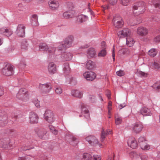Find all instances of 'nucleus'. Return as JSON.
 Segmentation results:
<instances>
[{
  "instance_id": "nucleus-1",
  "label": "nucleus",
  "mask_w": 160,
  "mask_h": 160,
  "mask_svg": "<svg viewBox=\"0 0 160 160\" xmlns=\"http://www.w3.org/2000/svg\"><path fill=\"white\" fill-rule=\"evenodd\" d=\"M147 8L146 3L143 1L138 2L133 6V13L136 15L143 13Z\"/></svg>"
},
{
  "instance_id": "nucleus-2",
  "label": "nucleus",
  "mask_w": 160,
  "mask_h": 160,
  "mask_svg": "<svg viewBox=\"0 0 160 160\" xmlns=\"http://www.w3.org/2000/svg\"><path fill=\"white\" fill-rule=\"evenodd\" d=\"M29 93L26 89L25 88L20 89L16 95L18 99L22 101H26L28 99Z\"/></svg>"
},
{
  "instance_id": "nucleus-3",
  "label": "nucleus",
  "mask_w": 160,
  "mask_h": 160,
  "mask_svg": "<svg viewBox=\"0 0 160 160\" xmlns=\"http://www.w3.org/2000/svg\"><path fill=\"white\" fill-rule=\"evenodd\" d=\"M44 119L49 123H52L55 119L53 113L49 110L46 111L44 114Z\"/></svg>"
},
{
  "instance_id": "nucleus-4",
  "label": "nucleus",
  "mask_w": 160,
  "mask_h": 160,
  "mask_svg": "<svg viewBox=\"0 0 160 160\" xmlns=\"http://www.w3.org/2000/svg\"><path fill=\"white\" fill-rule=\"evenodd\" d=\"M139 144L141 148L143 150H147L150 148V146L147 143L146 138L140 137L138 139Z\"/></svg>"
},
{
  "instance_id": "nucleus-5",
  "label": "nucleus",
  "mask_w": 160,
  "mask_h": 160,
  "mask_svg": "<svg viewBox=\"0 0 160 160\" xmlns=\"http://www.w3.org/2000/svg\"><path fill=\"white\" fill-rule=\"evenodd\" d=\"M113 23L114 27L118 28H122L124 24V22L122 18L118 16L114 17Z\"/></svg>"
},
{
  "instance_id": "nucleus-6",
  "label": "nucleus",
  "mask_w": 160,
  "mask_h": 160,
  "mask_svg": "<svg viewBox=\"0 0 160 160\" xmlns=\"http://www.w3.org/2000/svg\"><path fill=\"white\" fill-rule=\"evenodd\" d=\"M131 32L130 29L128 28H123L122 30L119 31L118 32V35L120 38H124L131 36Z\"/></svg>"
},
{
  "instance_id": "nucleus-7",
  "label": "nucleus",
  "mask_w": 160,
  "mask_h": 160,
  "mask_svg": "<svg viewBox=\"0 0 160 160\" xmlns=\"http://www.w3.org/2000/svg\"><path fill=\"white\" fill-rule=\"evenodd\" d=\"M12 67L9 64H7L2 69V74L7 76L11 75L13 74Z\"/></svg>"
},
{
  "instance_id": "nucleus-8",
  "label": "nucleus",
  "mask_w": 160,
  "mask_h": 160,
  "mask_svg": "<svg viewBox=\"0 0 160 160\" xmlns=\"http://www.w3.org/2000/svg\"><path fill=\"white\" fill-rule=\"evenodd\" d=\"M66 139L70 144L73 146L76 145L78 142L77 138L72 135L67 134L66 136Z\"/></svg>"
},
{
  "instance_id": "nucleus-9",
  "label": "nucleus",
  "mask_w": 160,
  "mask_h": 160,
  "mask_svg": "<svg viewBox=\"0 0 160 160\" xmlns=\"http://www.w3.org/2000/svg\"><path fill=\"white\" fill-rule=\"evenodd\" d=\"M85 78L87 80L92 81L96 78V75L94 72L92 71L86 72L83 74Z\"/></svg>"
},
{
  "instance_id": "nucleus-10",
  "label": "nucleus",
  "mask_w": 160,
  "mask_h": 160,
  "mask_svg": "<svg viewBox=\"0 0 160 160\" xmlns=\"http://www.w3.org/2000/svg\"><path fill=\"white\" fill-rule=\"evenodd\" d=\"M25 27L24 25H18L16 31L17 35L20 37H23L25 36Z\"/></svg>"
},
{
  "instance_id": "nucleus-11",
  "label": "nucleus",
  "mask_w": 160,
  "mask_h": 160,
  "mask_svg": "<svg viewBox=\"0 0 160 160\" xmlns=\"http://www.w3.org/2000/svg\"><path fill=\"white\" fill-rule=\"evenodd\" d=\"M39 117L38 115L33 112H31L29 114V121L31 123H37L38 122Z\"/></svg>"
},
{
  "instance_id": "nucleus-12",
  "label": "nucleus",
  "mask_w": 160,
  "mask_h": 160,
  "mask_svg": "<svg viewBox=\"0 0 160 160\" xmlns=\"http://www.w3.org/2000/svg\"><path fill=\"white\" fill-rule=\"evenodd\" d=\"M86 140L89 144L92 146H95L98 143V141L97 139L94 136L90 135L87 137Z\"/></svg>"
},
{
  "instance_id": "nucleus-13",
  "label": "nucleus",
  "mask_w": 160,
  "mask_h": 160,
  "mask_svg": "<svg viewBox=\"0 0 160 160\" xmlns=\"http://www.w3.org/2000/svg\"><path fill=\"white\" fill-rule=\"evenodd\" d=\"M143 126L142 124L139 122H137L133 124L132 130L133 132L138 133L142 129Z\"/></svg>"
},
{
  "instance_id": "nucleus-14",
  "label": "nucleus",
  "mask_w": 160,
  "mask_h": 160,
  "mask_svg": "<svg viewBox=\"0 0 160 160\" xmlns=\"http://www.w3.org/2000/svg\"><path fill=\"white\" fill-rule=\"evenodd\" d=\"M128 144L131 148L134 149L138 147L137 142L134 138H129L128 141Z\"/></svg>"
},
{
  "instance_id": "nucleus-15",
  "label": "nucleus",
  "mask_w": 160,
  "mask_h": 160,
  "mask_svg": "<svg viewBox=\"0 0 160 160\" xmlns=\"http://www.w3.org/2000/svg\"><path fill=\"white\" fill-rule=\"evenodd\" d=\"M39 87L43 92L47 93L50 92L52 88L51 85L49 83L40 85Z\"/></svg>"
},
{
  "instance_id": "nucleus-16",
  "label": "nucleus",
  "mask_w": 160,
  "mask_h": 160,
  "mask_svg": "<svg viewBox=\"0 0 160 160\" xmlns=\"http://www.w3.org/2000/svg\"><path fill=\"white\" fill-rule=\"evenodd\" d=\"M0 33L7 37H9L12 34L13 32L10 28H2L0 29Z\"/></svg>"
},
{
  "instance_id": "nucleus-17",
  "label": "nucleus",
  "mask_w": 160,
  "mask_h": 160,
  "mask_svg": "<svg viewBox=\"0 0 160 160\" xmlns=\"http://www.w3.org/2000/svg\"><path fill=\"white\" fill-rule=\"evenodd\" d=\"M148 30L145 28L140 27L138 28L137 30V34L141 36H144L147 35L148 34Z\"/></svg>"
},
{
  "instance_id": "nucleus-18",
  "label": "nucleus",
  "mask_w": 160,
  "mask_h": 160,
  "mask_svg": "<svg viewBox=\"0 0 160 160\" xmlns=\"http://www.w3.org/2000/svg\"><path fill=\"white\" fill-rule=\"evenodd\" d=\"M1 144L2 147L5 149H8L12 146V144L10 143V140L9 139L2 140L1 141Z\"/></svg>"
},
{
  "instance_id": "nucleus-19",
  "label": "nucleus",
  "mask_w": 160,
  "mask_h": 160,
  "mask_svg": "<svg viewBox=\"0 0 160 160\" xmlns=\"http://www.w3.org/2000/svg\"><path fill=\"white\" fill-rule=\"evenodd\" d=\"M48 71L49 74H53L56 71V65L52 62L50 63L48 66Z\"/></svg>"
},
{
  "instance_id": "nucleus-20",
  "label": "nucleus",
  "mask_w": 160,
  "mask_h": 160,
  "mask_svg": "<svg viewBox=\"0 0 160 160\" xmlns=\"http://www.w3.org/2000/svg\"><path fill=\"white\" fill-rule=\"evenodd\" d=\"M73 39V36L72 35L68 36L64 41L65 46L68 48L70 47L72 44Z\"/></svg>"
},
{
  "instance_id": "nucleus-21",
  "label": "nucleus",
  "mask_w": 160,
  "mask_h": 160,
  "mask_svg": "<svg viewBox=\"0 0 160 160\" xmlns=\"http://www.w3.org/2000/svg\"><path fill=\"white\" fill-rule=\"evenodd\" d=\"M48 4L50 8L52 10H55L57 9L59 6V3L58 2L52 0L49 1Z\"/></svg>"
},
{
  "instance_id": "nucleus-22",
  "label": "nucleus",
  "mask_w": 160,
  "mask_h": 160,
  "mask_svg": "<svg viewBox=\"0 0 160 160\" xmlns=\"http://www.w3.org/2000/svg\"><path fill=\"white\" fill-rule=\"evenodd\" d=\"M140 113L143 115L145 116H151L152 114L150 110L146 108H143L141 109Z\"/></svg>"
},
{
  "instance_id": "nucleus-23",
  "label": "nucleus",
  "mask_w": 160,
  "mask_h": 160,
  "mask_svg": "<svg viewBox=\"0 0 160 160\" xmlns=\"http://www.w3.org/2000/svg\"><path fill=\"white\" fill-rule=\"evenodd\" d=\"M72 57V53L69 52H65L61 55L62 58L66 61L70 60Z\"/></svg>"
},
{
  "instance_id": "nucleus-24",
  "label": "nucleus",
  "mask_w": 160,
  "mask_h": 160,
  "mask_svg": "<svg viewBox=\"0 0 160 160\" xmlns=\"http://www.w3.org/2000/svg\"><path fill=\"white\" fill-rule=\"evenodd\" d=\"M111 130L110 129H108L106 130V131H105L104 129L102 128V130L101 134V139L102 142V141L104 140L106 135L108 134H111Z\"/></svg>"
},
{
  "instance_id": "nucleus-25",
  "label": "nucleus",
  "mask_w": 160,
  "mask_h": 160,
  "mask_svg": "<svg viewBox=\"0 0 160 160\" xmlns=\"http://www.w3.org/2000/svg\"><path fill=\"white\" fill-rule=\"evenodd\" d=\"M36 132L38 137L41 138L47 133V131L44 129H37Z\"/></svg>"
},
{
  "instance_id": "nucleus-26",
  "label": "nucleus",
  "mask_w": 160,
  "mask_h": 160,
  "mask_svg": "<svg viewBox=\"0 0 160 160\" xmlns=\"http://www.w3.org/2000/svg\"><path fill=\"white\" fill-rule=\"evenodd\" d=\"M75 12L73 10H70L69 11L65 12L63 13V16L66 18H72L73 17Z\"/></svg>"
},
{
  "instance_id": "nucleus-27",
  "label": "nucleus",
  "mask_w": 160,
  "mask_h": 160,
  "mask_svg": "<svg viewBox=\"0 0 160 160\" xmlns=\"http://www.w3.org/2000/svg\"><path fill=\"white\" fill-rule=\"evenodd\" d=\"M72 95L75 97L81 98L82 96V93L79 90H73L72 91Z\"/></svg>"
},
{
  "instance_id": "nucleus-28",
  "label": "nucleus",
  "mask_w": 160,
  "mask_h": 160,
  "mask_svg": "<svg viewBox=\"0 0 160 160\" xmlns=\"http://www.w3.org/2000/svg\"><path fill=\"white\" fill-rule=\"evenodd\" d=\"M96 65L95 62L89 60L87 62L86 64V67L87 69H92L96 68Z\"/></svg>"
},
{
  "instance_id": "nucleus-29",
  "label": "nucleus",
  "mask_w": 160,
  "mask_h": 160,
  "mask_svg": "<svg viewBox=\"0 0 160 160\" xmlns=\"http://www.w3.org/2000/svg\"><path fill=\"white\" fill-rule=\"evenodd\" d=\"M134 43V41L133 39L131 37V36L127 37L126 38V44L129 47H131L133 45Z\"/></svg>"
},
{
  "instance_id": "nucleus-30",
  "label": "nucleus",
  "mask_w": 160,
  "mask_h": 160,
  "mask_svg": "<svg viewBox=\"0 0 160 160\" xmlns=\"http://www.w3.org/2000/svg\"><path fill=\"white\" fill-rule=\"evenodd\" d=\"M87 53L88 57H93L96 55V52L93 48H91L88 50Z\"/></svg>"
},
{
  "instance_id": "nucleus-31",
  "label": "nucleus",
  "mask_w": 160,
  "mask_h": 160,
  "mask_svg": "<svg viewBox=\"0 0 160 160\" xmlns=\"http://www.w3.org/2000/svg\"><path fill=\"white\" fill-rule=\"evenodd\" d=\"M88 17L85 15H79L78 18V21L81 22H83L88 19Z\"/></svg>"
},
{
  "instance_id": "nucleus-32",
  "label": "nucleus",
  "mask_w": 160,
  "mask_h": 160,
  "mask_svg": "<svg viewBox=\"0 0 160 160\" xmlns=\"http://www.w3.org/2000/svg\"><path fill=\"white\" fill-rule=\"evenodd\" d=\"M157 51L154 48L151 49L148 52V54L151 57H154L157 54Z\"/></svg>"
},
{
  "instance_id": "nucleus-33",
  "label": "nucleus",
  "mask_w": 160,
  "mask_h": 160,
  "mask_svg": "<svg viewBox=\"0 0 160 160\" xmlns=\"http://www.w3.org/2000/svg\"><path fill=\"white\" fill-rule=\"evenodd\" d=\"M39 48L40 50L47 51L48 48V46L45 43H41L39 45Z\"/></svg>"
},
{
  "instance_id": "nucleus-34",
  "label": "nucleus",
  "mask_w": 160,
  "mask_h": 160,
  "mask_svg": "<svg viewBox=\"0 0 160 160\" xmlns=\"http://www.w3.org/2000/svg\"><path fill=\"white\" fill-rule=\"evenodd\" d=\"M82 158L84 160H91L92 156L88 153H84L82 155Z\"/></svg>"
},
{
  "instance_id": "nucleus-35",
  "label": "nucleus",
  "mask_w": 160,
  "mask_h": 160,
  "mask_svg": "<svg viewBox=\"0 0 160 160\" xmlns=\"http://www.w3.org/2000/svg\"><path fill=\"white\" fill-rule=\"evenodd\" d=\"M70 68L69 64L68 63H66L64 64V67L63 68V70L65 73H68L70 71Z\"/></svg>"
},
{
  "instance_id": "nucleus-36",
  "label": "nucleus",
  "mask_w": 160,
  "mask_h": 160,
  "mask_svg": "<svg viewBox=\"0 0 160 160\" xmlns=\"http://www.w3.org/2000/svg\"><path fill=\"white\" fill-rule=\"evenodd\" d=\"M115 118L116 124L118 125L121 124L122 121L121 118L118 115H115Z\"/></svg>"
},
{
  "instance_id": "nucleus-37",
  "label": "nucleus",
  "mask_w": 160,
  "mask_h": 160,
  "mask_svg": "<svg viewBox=\"0 0 160 160\" xmlns=\"http://www.w3.org/2000/svg\"><path fill=\"white\" fill-rule=\"evenodd\" d=\"M28 44L26 42H22L21 45V48L22 50H27L28 49Z\"/></svg>"
},
{
  "instance_id": "nucleus-38",
  "label": "nucleus",
  "mask_w": 160,
  "mask_h": 160,
  "mask_svg": "<svg viewBox=\"0 0 160 160\" xmlns=\"http://www.w3.org/2000/svg\"><path fill=\"white\" fill-rule=\"evenodd\" d=\"M107 54L106 51L104 49L102 50L98 53V56L99 57H105Z\"/></svg>"
},
{
  "instance_id": "nucleus-39",
  "label": "nucleus",
  "mask_w": 160,
  "mask_h": 160,
  "mask_svg": "<svg viewBox=\"0 0 160 160\" xmlns=\"http://www.w3.org/2000/svg\"><path fill=\"white\" fill-rule=\"evenodd\" d=\"M55 92L58 94H60L62 93V88L59 86H57L55 88Z\"/></svg>"
},
{
  "instance_id": "nucleus-40",
  "label": "nucleus",
  "mask_w": 160,
  "mask_h": 160,
  "mask_svg": "<svg viewBox=\"0 0 160 160\" xmlns=\"http://www.w3.org/2000/svg\"><path fill=\"white\" fill-rule=\"evenodd\" d=\"M136 73L137 75L140 76H143L144 77H146L147 75V73L139 70H137L136 72Z\"/></svg>"
},
{
  "instance_id": "nucleus-41",
  "label": "nucleus",
  "mask_w": 160,
  "mask_h": 160,
  "mask_svg": "<svg viewBox=\"0 0 160 160\" xmlns=\"http://www.w3.org/2000/svg\"><path fill=\"white\" fill-rule=\"evenodd\" d=\"M122 51L123 54L130 55L132 53L131 51L130 50L127 49H123Z\"/></svg>"
},
{
  "instance_id": "nucleus-42",
  "label": "nucleus",
  "mask_w": 160,
  "mask_h": 160,
  "mask_svg": "<svg viewBox=\"0 0 160 160\" xmlns=\"http://www.w3.org/2000/svg\"><path fill=\"white\" fill-rule=\"evenodd\" d=\"M154 5L156 8L160 9V0H155Z\"/></svg>"
},
{
  "instance_id": "nucleus-43",
  "label": "nucleus",
  "mask_w": 160,
  "mask_h": 160,
  "mask_svg": "<svg viewBox=\"0 0 160 160\" xmlns=\"http://www.w3.org/2000/svg\"><path fill=\"white\" fill-rule=\"evenodd\" d=\"M116 74L120 77H122L124 76L125 74V72L124 71L120 70L117 71L116 72Z\"/></svg>"
},
{
  "instance_id": "nucleus-44",
  "label": "nucleus",
  "mask_w": 160,
  "mask_h": 160,
  "mask_svg": "<svg viewBox=\"0 0 160 160\" xmlns=\"http://www.w3.org/2000/svg\"><path fill=\"white\" fill-rule=\"evenodd\" d=\"M102 1L103 2L108 1L112 5L116 4L117 2V0H102Z\"/></svg>"
},
{
  "instance_id": "nucleus-45",
  "label": "nucleus",
  "mask_w": 160,
  "mask_h": 160,
  "mask_svg": "<svg viewBox=\"0 0 160 160\" xmlns=\"http://www.w3.org/2000/svg\"><path fill=\"white\" fill-rule=\"evenodd\" d=\"M55 48L52 47H48V48L47 51H48L50 53H53L55 51Z\"/></svg>"
},
{
  "instance_id": "nucleus-46",
  "label": "nucleus",
  "mask_w": 160,
  "mask_h": 160,
  "mask_svg": "<svg viewBox=\"0 0 160 160\" xmlns=\"http://www.w3.org/2000/svg\"><path fill=\"white\" fill-rule=\"evenodd\" d=\"M129 0H121V3L124 6H128L129 3Z\"/></svg>"
},
{
  "instance_id": "nucleus-47",
  "label": "nucleus",
  "mask_w": 160,
  "mask_h": 160,
  "mask_svg": "<svg viewBox=\"0 0 160 160\" xmlns=\"http://www.w3.org/2000/svg\"><path fill=\"white\" fill-rule=\"evenodd\" d=\"M152 87L156 89V90L160 89V82H158L155 83L153 85Z\"/></svg>"
},
{
  "instance_id": "nucleus-48",
  "label": "nucleus",
  "mask_w": 160,
  "mask_h": 160,
  "mask_svg": "<svg viewBox=\"0 0 160 160\" xmlns=\"http://www.w3.org/2000/svg\"><path fill=\"white\" fill-rule=\"evenodd\" d=\"M67 48H68L67 47L65 46L64 42L63 44H60L58 47V48L60 50H62Z\"/></svg>"
},
{
  "instance_id": "nucleus-49",
  "label": "nucleus",
  "mask_w": 160,
  "mask_h": 160,
  "mask_svg": "<svg viewBox=\"0 0 160 160\" xmlns=\"http://www.w3.org/2000/svg\"><path fill=\"white\" fill-rule=\"evenodd\" d=\"M94 160H101V157L100 155H95L93 156Z\"/></svg>"
},
{
  "instance_id": "nucleus-50",
  "label": "nucleus",
  "mask_w": 160,
  "mask_h": 160,
  "mask_svg": "<svg viewBox=\"0 0 160 160\" xmlns=\"http://www.w3.org/2000/svg\"><path fill=\"white\" fill-rule=\"evenodd\" d=\"M152 67H154L156 69H158L160 68V65L158 63L154 62V63L153 64Z\"/></svg>"
},
{
  "instance_id": "nucleus-51",
  "label": "nucleus",
  "mask_w": 160,
  "mask_h": 160,
  "mask_svg": "<svg viewBox=\"0 0 160 160\" xmlns=\"http://www.w3.org/2000/svg\"><path fill=\"white\" fill-rule=\"evenodd\" d=\"M34 103L37 107L39 108L40 107L39 102L38 100H35L34 101Z\"/></svg>"
},
{
  "instance_id": "nucleus-52",
  "label": "nucleus",
  "mask_w": 160,
  "mask_h": 160,
  "mask_svg": "<svg viewBox=\"0 0 160 160\" xmlns=\"http://www.w3.org/2000/svg\"><path fill=\"white\" fill-rule=\"evenodd\" d=\"M140 158L142 160H147V156L145 154H142L139 155Z\"/></svg>"
},
{
  "instance_id": "nucleus-53",
  "label": "nucleus",
  "mask_w": 160,
  "mask_h": 160,
  "mask_svg": "<svg viewBox=\"0 0 160 160\" xmlns=\"http://www.w3.org/2000/svg\"><path fill=\"white\" fill-rule=\"evenodd\" d=\"M154 41L156 42H160V35L157 36L154 38Z\"/></svg>"
},
{
  "instance_id": "nucleus-54",
  "label": "nucleus",
  "mask_w": 160,
  "mask_h": 160,
  "mask_svg": "<svg viewBox=\"0 0 160 160\" xmlns=\"http://www.w3.org/2000/svg\"><path fill=\"white\" fill-rule=\"evenodd\" d=\"M4 94V91L3 88L0 86V97Z\"/></svg>"
},
{
  "instance_id": "nucleus-55",
  "label": "nucleus",
  "mask_w": 160,
  "mask_h": 160,
  "mask_svg": "<svg viewBox=\"0 0 160 160\" xmlns=\"http://www.w3.org/2000/svg\"><path fill=\"white\" fill-rule=\"evenodd\" d=\"M84 108H82V111L84 112V113L86 114V116H87L88 118L89 117V114L88 113V110H83Z\"/></svg>"
},
{
  "instance_id": "nucleus-56",
  "label": "nucleus",
  "mask_w": 160,
  "mask_h": 160,
  "mask_svg": "<svg viewBox=\"0 0 160 160\" xmlns=\"http://www.w3.org/2000/svg\"><path fill=\"white\" fill-rule=\"evenodd\" d=\"M32 18H33L35 22H38V16L36 15H32Z\"/></svg>"
},
{
  "instance_id": "nucleus-57",
  "label": "nucleus",
  "mask_w": 160,
  "mask_h": 160,
  "mask_svg": "<svg viewBox=\"0 0 160 160\" xmlns=\"http://www.w3.org/2000/svg\"><path fill=\"white\" fill-rule=\"evenodd\" d=\"M112 110V108L111 107H108V115H110L111 114V112Z\"/></svg>"
},
{
  "instance_id": "nucleus-58",
  "label": "nucleus",
  "mask_w": 160,
  "mask_h": 160,
  "mask_svg": "<svg viewBox=\"0 0 160 160\" xmlns=\"http://www.w3.org/2000/svg\"><path fill=\"white\" fill-rule=\"evenodd\" d=\"M49 127L51 132H52V131H53L55 129L54 128L52 125L49 126Z\"/></svg>"
},
{
  "instance_id": "nucleus-59",
  "label": "nucleus",
  "mask_w": 160,
  "mask_h": 160,
  "mask_svg": "<svg viewBox=\"0 0 160 160\" xmlns=\"http://www.w3.org/2000/svg\"><path fill=\"white\" fill-rule=\"evenodd\" d=\"M112 57L113 60L114 61H115V54L114 53V48H113V52H112Z\"/></svg>"
},
{
  "instance_id": "nucleus-60",
  "label": "nucleus",
  "mask_w": 160,
  "mask_h": 160,
  "mask_svg": "<svg viewBox=\"0 0 160 160\" xmlns=\"http://www.w3.org/2000/svg\"><path fill=\"white\" fill-rule=\"evenodd\" d=\"M102 10L104 11L105 9H108V7L107 6H102Z\"/></svg>"
},
{
  "instance_id": "nucleus-61",
  "label": "nucleus",
  "mask_w": 160,
  "mask_h": 160,
  "mask_svg": "<svg viewBox=\"0 0 160 160\" xmlns=\"http://www.w3.org/2000/svg\"><path fill=\"white\" fill-rule=\"evenodd\" d=\"M101 46L102 48H104L106 47L105 43L104 42H103L101 43Z\"/></svg>"
},
{
  "instance_id": "nucleus-62",
  "label": "nucleus",
  "mask_w": 160,
  "mask_h": 160,
  "mask_svg": "<svg viewBox=\"0 0 160 160\" xmlns=\"http://www.w3.org/2000/svg\"><path fill=\"white\" fill-rule=\"evenodd\" d=\"M52 132L54 135H57L58 134V131L55 129L53 131H52Z\"/></svg>"
},
{
  "instance_id": "nucleus-63",
  "label": "nucleus",
  "mask_w": 160,
  "mask_h": 160,
  "mask_svg": "<svg viewBox=\"0 0 160 160\" xmlns=\"http://www.w3.org/2000/svg\"><path fill=\"white\" fill-rule=\"evenodd\" d=\"M14 48L13 47H11L9 48V51L10 52H12L14 50Z\"/></svg>"
},
{
  "instance_id": "nucleus-64",
  "label": "nucleus",
  "mask_w": 160,
  "mask_h": 160,
  "mask_svg": "<svg viewBox=\"0 0 160 160\" xmlns=\"http://www.w3.org/2000/svg\"><path fill=\"white\" fill-rule=\"evenodd\" d=\"M108 93L107 94V97L109 99L110 98V94L109 91H108Z\"/></svg>"
}]
</instances>
